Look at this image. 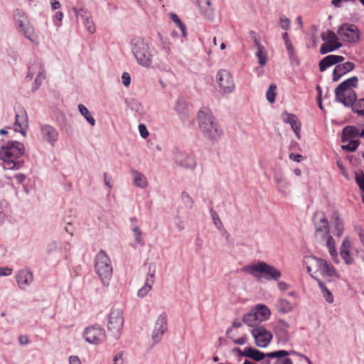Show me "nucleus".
Returning <instances> with one entry per match:
<instances>
[{
	"label": "nucleus",
	"mask_w": 364,
	"mask_h": 364,
	"mask_svg": "<svg viewBox=\"0 0 364 364\" xmlns=\"http://www.w3.org/2000/svg\"><path fill=\"white\" fill-rule=\"evenodd\" d=\"M151 289H148L147 287L143 286L141 289H139L137 296L139 297L143 298L150 291Z\"/></svg>",
	"instance_id": "nucleus-61"
},
{
	"label": "nucleus",
	"mask_w": 364,
	"mask_h": 364,
	"mask_svg": "<svg viewBox=\"0 0 364 364\" xmlns=\"http://www.w3.org/2000/svg\"><path fill=\"white\" fill-rule=\"evenodd\" d=\"M242 271L257 279L263 278L268 281H278L282 277V273L279 270L274 266L262 261L256 264L246 265L242 268Z\"/></svg>",
	"instance_id": "nucleus-4"
},
{
	"label": "nucleus",
	"mask_w": 364,
	"mask_h": 364,
	"mask_svg": "<svg viewBox=\"0 0 364 364\" xmlns=\"http://www.w3.org/2000/svg\"><path fill=\"white\" fill-rule=\"evenodd\" d=\"M316 280L317 281L318 285L321 291L322 295H323V298L325 299V300L329 304L333 303V296L332 293L326 288V287L325 286V284L323 282H321L318 279H316Z\"/></svg>",
	"instance_id": "nucleus-39"
},
{
	"label": "nucleus",
	"mask_w": 364,
	"mask_h": 364,
	"mask_svg": "<svg viewBox=\"0 0 364 364\" xmlns=\"http://www.w3.org/2000/svg\"><path fill=\"white\" fill-rule=\"evenodd\" d=\"M272 358H276L274 364H293L291 360L287 357H271Z\"/></svg>",
	"instance_id": "nucleus-54"
},
{
	"label": "nucleus",
	"mask_w": 364,
	"mask_h": 364,
	"mask_svg": "<svg viewBox=\"0 0 364 364\" xmlns=\"http://www.w3.org/2000/svg\"><path fill=\"white\" fill-rule=\"evenodd\" d=\"M332 223L334 228L333 233L337 237H341L343 232V223L336 213L333 215Z\"/></svg>",
	"instance_id": "nucleus-36"
},
{
	"label": "nucleus",
	"mask_w": 364,
	"mask_h": 364,
	"mask_svg": "<svg viewBox=\"0 0 364 364\" xmlns=\"http://www.w3.org/2000/svg\"><path fill=\"white\" fill-rule=\"evenodd\" d=\"M21 28L26 38H27L35 44L39 43L38 36L36 33L33 27L31 25L29 21L27 23V24L24 25V28Z\"/></svg>",
	"instance_id": "nucleus-33"
},
{
	"label": "nucleus",
	"mask_w": 364,
	"mask_h": 364,
	"mask_svg": "<svg viewBox=\"0 0 364 364\" xmlns=\"http://www.w3.org/2000/svg\"><path fill=\"white\" fill-rule=\"evenodd\" d=\"M251 333L255 338V344L259 348L267 347L272 339V333L263 326H257L252 329Z\"/></svg>",
	"instance_id": "nucleus-12"
},
{
	"label": "nucleus",
	"mask_w": 364,
	"mask_h": 364,
	"mask_svg": "<svg viewBox=\"0 0 364 364\" xmlns=\"http://www.w3.org/2000/svg\"><path fill=\"white\" fill-rule=\"evenodd\" d=\"M339 39L346 43H355L360 39V31L354 24L343 23L337 31Z\"/></svg>",
	"instance_id": "nucleus-8"
},
{
	"label": "nucleus",
	"mask_w": 364,
	"mask_h": 364,
	"mask_svg": "<svg viewBox=\"0 0 364 364\" xmlns=\"http://www.w3.org/2000/svg\"><path fill=\"white\" fill-rule=\"evenodd\" d=\"M346 144L342 145L341 149L343 150H346L349 151H355L358 146L360 144V141L358 139H349L347 142H346Z\"/></svg>",
	"instance_id": "nucleus-43"
},
{
	"label": "nucleus",
	"mask_w": 364,
	"mask_h": 364,
	"mask_svg": "<svg viewBox=\"0 0 364 364\" xmlns=\"http://www.w3.org/2000/svg\"><path fill=\"white\" fill-rule=\"evenodd\" d=\"M197 121L200 131L209 141H217L223 135V129L208 108L203 107L198 111Z\"/></svg>",
	"instance_id": "nucleus-1"
},
{
	"label": "nucleus",
	"mask_w": 364,
	"mask_h": 364,
	"mask_svg": "<svg viewBox=\"0 0 364 364\" xmlns=\"http://www.w3.org/2000/svg\"><path fill=\"white\" fill-rule=\"evenodd\" d=\"M73 10L77 18L80 17L82 18L87 31L90 33H94L95 32V26L92 20L90 19L89 12L83 8H74Z\"/></svg>",
	"instance_id": "nucleus-19"
},
{
	"label": "nucleus",
	"mask_w": 364,
	"mask_h": 364,
	"mask_svg": "<svg viewBox=\"0 0 364 364\" xmlns=\"http://www.w3.org/2000/svg\"><path fill=\"white\" fill-rule=\"evenodd\" d=\"M289 325L287 322L279 320L274 327V332L279 342L286 343L289 340Z\"/></svg>",
	"instance_id": "nucleus-20"
},
{
	"label": "nucleus",
	"mask_w": 364,
	"mask_h": 364,
	"mask_svg": "<svg viewBox=\"0 0 364 364\" xmlns=\"http://www.w3.org/2000/svg\"><path fill=\"white\" fill-rule=\"evenodd\" d=\"M16 281L21 289H25L33 282V274L28 269H21L16 276Z\"/></svg>",
	"instance_id": "nucleus-24"
},
{
	"label": "nucleus",
	"mask_w": 364,
	"mask_h": 364,
	"mask_svg": "<svg viewBox=\"0 0 364 364\" xmlns=\"http://www.w3.org/2000/svg\"><path fill=\"white\" fill-rule=\"evenodd\" d=\"M198 6L201 13L207 18L213 16V9L210 0H197Z\"/></svg>",
	"instance_id": "nucleus-35"
},
{
	"label": "nucleus",
	"mask_w": 364,
	"mask_h": 364,
	"mask_svg": "<svg viewBox=\"0 0 364 364\" xmlns=\"http://www.w3.org/2000/svg\"><path fill=\"white\" fill-rule=\"evenodd\" d=\"M175 163L181 167L186 169H194L196 166L195 159L185 152L177 151L174 156Z\"/></svg>",
	"instance_id": "nucleus-16"
},
{
	"label": "nucleus",
	"mask_w": 364,
	"mask_h": 364,
	"mask_svg": "<svg viewBox=\"0 0 364 364\" xmlns=\"http://www.w3.org/2000/svg\"><path fill=\"white\" fill-rule=\"evenodd\" d=\"M355 182L364 193V173L363 172L355 173Z\"/></svg>",
	"instance_id": "nucleus-51"
},
{
	"label": "nucleus",
	"mask_w": 364,
	"mask_h": 364,
	"mask_svg": "<svg viewBox=\"0 0 364 364\" xmlns=\"http://www.w3.org/2000/svg\"><path fill=\"white\" fill-rule=\"evenodd\" d=\"M253 310L262 321L267 320L271 314L269 308L264 304H257Z\"/></svg>",
	"instance_id": "nucleus-37"
},
{
	"label": "nucleus",
	"mask_w": 364,
	"mask_h": 364,
	"mask_svg": "<svg viewBox=\"0 0 364 364\" xmlns=\"http://www.w3.org/2000/svg\"><path fill=\"white\" fill-rule=\"evenodd\" d=\"M70 364H81V361L77 356L71 355L69 358Z\"/></svg>",
	"instance_id": "nucleus-64"
},
{
	"label": "nucleus",
	"mask_w": 364,
	"mask_h": 364,
	"mask_svg": "<svg viewBox=\"0 0 364 364\" xmlns=\"http://www.w3.org/2000/svg\"><path fill=\"white\" fill-rule=\"evenodd\" d=\"M83 338L89 343L98 345L105 340V331L100 325L88 326L84 330Z\"/></svg>",
	"instance_id": "nucleus-10"
},
{
	"label": "nucleus",
	"mask_w": 364,
	"mask_h": 364,
	"mask_svg": "<svg viewBox=\"0 0 364 364\" xmlns=\"http://www.w3.org/2000/svg\"><path fill=\"white\" fill-rule=\"evenodd\" d=\"M122 83L125 85V86H128L129 85L130 82H131V77H130V75L128 73H124L122 74Z\"/></svg>",
	"instance_id": "nucleus-60"
},
{
	"label": "nucleus",
	"mask_w": 364,
	"mask_h": 364,
	"mask_svg": "<svg viewBox=\"0 0 364 364\" xmlns=\"http://www.w3.org/2000/svg\"><path fill=\"white\" fill-rule=\"evenodd\" d=\"M78 109L80 114L85 117L90 125L94 126L95 124V119L92 117V114L85 105L82 104L78 105Z\"/></svg>",
	"instance_id": "nucleus-42"
},
{
	"label": "nucleus",
	"mask_w": 364,
	"mask_h": 364,
	"mask_svg": "<svg viewBox=\"0 0 364 364\" xmlns=\"http://www.w3.org/2000/svg\"><path fill=\"white\" fill-rule=\"evenodd\" d=\"M320 48V53L326 54L332 52L342 46V44L338 41H324Z\"/></svg>",
	"instance_id": "nucleus-34"
},
{
	"label": "nucleus",
	"mask_w": 364,
	"mask_h": 364,
	"mask_svg": "<svg viewBox=\"0 0 364 364\" xmlns=\"http://www.w3.org/2000/svg\"><path fill=\"white\" fill-rule=\"evenodd\" d=\"M323 277L338 278V274L335 267L330 263H328L325 259H322L321 267L318 271Z\"/></svg>",
	"instance_id": "nucleus-23"
},
{
	"label": "nucleus",
	"mask_w": 364,
	"mask_h": 364,
	"mask_svg": "<svg viewBox=\"0 0 364 364\" xmlns=\"http://www.w3.org/2000/svg\"><path fill=\"white\" fill-rule=\"evenodd\" d=\"M336 100L345 107H351L353 112L359 116H364V98L356 102V92H335Z\"/></svg>",
	"instance_id": "nucleus-6"
},
{
	"label": "nucleus",
	"mask_w": 364,
	"mask_h": 364,
	"mask_svg": "<svg viewBox=\"0 0 364 364\" xmlns=\"http://www.w3.org/2000/svg\"><path fill=\"white\" fill-rule=\"evenodd\" d=\"M268 353H264L252 347H246L242 353V356L251 358L255 361H261L268 358Z\"/></svg>",
	"instance_id": "nucleus-26"
},
{
	"label": "nucleus",
	"mask_w": 364,
	"mask_h": 364,
	"mask_svg": "<svg viewBox=\"0 0 364 364\" xmlns=\"http://www.w3.org/2000/svg\"><path fill=\"white\" fill-rule=\"evenodd\" d=\"M242 321L247 326L252 327H257L262 322L253 309H252L249 313L243 316Z\"/></svg>",
	"instance_id": "nucleus-32"
},
{
	"label": "nucleus",
	"mask_w": 364,
	"mask_h": 364,
	"mask_svg": "<svg viewBox=\"0 0 364 364\" xmlns=\"http://www.w3.org/2000/svg\"><path fill=\"white\" fill-rule=\"evenodd\" d=\"M338 38L336 34L332 31H328L321 34V39L323 41H338Z\"/></svg>",
	"instance_id": "nucleus-50"
},
{
	"label": "nucleus",
	"mask_w": 364,
	"mask_h": 364,
	"mask_svg": "<svg viewBox=\"0 0 364 364\" xmlns=\"http://www.w3.org/2000/svg\"><path fill=\"white\" fill-rule=\"evenodd\" d=\"M291 129H293L294 134H296V138L298 139H299L301 138V136H300V131H301V122L299 121H297L296 122H294V124H292L291 125Z\"/></svg>",
	"instance_id": "nucleus-55"
},
{
	"label": "nucleus",
	"mask_w": 364,
	"mask_h": 364,
	"mask_svg": "<svg viewBox=\"0 0 364 364\" xmlns=\"http://www.w3.org/2000/svg\"><path fill=\"white\" fill-rule=\"evenodd\" d=\"M322 259L317 258L312 255L305 256L303 260L304 264L306 266L307 272L310 274V275L316 279L312 273L318 272V269L321 267Z\"/></svg>",
	"instance_id": "nucleus-21"
},
{
	"label": "nucleus",
	"mask_w": 364,
	"mask_h": 364,
	"mask_svg": "<svg viewBox=\"0 0 364 364\" xmlns=\"http://www.w3.org/2000/svg\"><path fill=\"white\" fill-rule=\"evenodd\" d=\"M249 34L253 41L255 48L257 49L255 55L258 58V63L261 66H264L267 62V51L265 47L261 44L260 38L255 31H250Z\"/></svg>",
	"instance_id": "nucleus-15"
},
{
	"label": "nucleus",
	"mask_w": 364,
	"mask_h": 364,
	"mask_svg": "<svg viewBox=\"0 0 364 364\" xmlns=\"http://www.w3.org/2000/svg\"><path fill=\"white\" fill-rule=\"evenodd\" d=\"M15 118V131L19 132L23 136H26V129L28 127V121L26 110L22 108H19V109L16 112Z\"/></svg>",
	"instance_id": "nucleus-17"
},
{
	"label": "nucleus",
	"mask_w": 364,
	"mask_h": 364,
	"mask_svg": "<svg viewBox=\"0 0 364 364\" xmlns=\"http://www.w3.org/2000/svg\"><path fill=\"white\" fill-rule=\"evenodd\" d=\"M139 131L141 136L143 139H146L148 137L149 132H148L147 128L144 124H140L139 125Z\"/></svg>",
	"instance_id": "nucleus-57"
},
{
	"label": "nucleus",
	"mask_w": 364,
	"mask_h": 364,
	"mask_svg": "<svg viewBox=\"0 0 364 364\" xmlns=\"http://www.w3.org/2000/svg\"><path fill=\"white\" fill-rule=\"evenodd\" d=\"M356 231H357V232H358V234L359 235L360 242L362 243V245L364 247V231L360 227L356 228Z\"/></svg>",
	"instance_id": "nucleus-63"
},
{
	"label": "nucleus",
	"mask_w": 364,
	"mask_h": 364,
	"mask_svg": "<svg viewBox=\"0 0 364 364\" xmlns=\"http://www.w3.org/2000/svg\"><path fill=\"white\" fill-rule=\"evenodd\" d=\"M359 136V129L355 126H346L343 129L341 141L345 143L349 139H355Z\"/></svg>",
	"instance_id": "nucleus-29"
},
{
	"label": "nucleus",
	"mask_w": 364,
	"mask_h": 364,
	"mask_svg": "<svg viewBox=\"0 0 364 364\" xmlns=\"http://www.w3.org/2000/svg\"><path fill=\"white\" fill-rule=\"evenodd\" d=\"M216 80L220 87L224 91H231L234 88L233 80L230 73L225 70L218 71Z\"/></svg>",
	"instance_id": "nucleus-18"
},
{
	"label": "nucleus",
	"mask_w": 364,
	"mask_h": 364,
	"mask_svg": "<svg viewBox=\"0 0 364 364\" xmlns=\"http://www.w3.org/2000/svg\"><path fill=\"white\" fill-rule=\"evenodd\" d=\"M25 147L18 141H10L0 149V159L6 169H18L23 166L24 161L21 157L24 154Z\"/></svg>",
	"instance_id": "nucleus-2"
},
{
	"label": "nucleus",
	"mask_w": 364,
	"mask_h": 364,
	"mask_svg": "<svg viewBox=\"0 0 364 364\" xmlns=\"http://www.w3.org/2000/svg\"><path fill=\"white\" fill-rule=\"evenodd\" d=\"M355 68V65L352 62H346L342 64L337 65L333 73V79L334 81H337L339 78L348 72L353 70Z\"/></svg>",
	"instance_id": "nucleus-25"
},
{
	"label": "nucleus",
	"mask_w": 364,
	"mask_h": 364,
	"mask_svg": "<svg viewBox=\"0 0 364 364\" xmlns=\"http://www.w3.org/2000/svg\"><path fill=\"white\" fill-rule=\"evenodd\" d=\"M358 79L357 77L353 76L350 77L341 84L336 88L335 91H351L358 87Z\"/></svg>",
	"instance_id": "nucleus-30"
},
{
	"label": "nucleus",
	"mask_w": 364,
	"mask_h": 364,
	"mask_svg": "<svg viewBox=\"0 0 364 364\" xmlns=\"http://www.w3.org/2000/svg\"><path fill=\"white\" fill-rule=\"evenodd\" d=\"M126 102L127 104V106L133 111H135L136 112L138 113H140L141 112V105L135 99H127Z\"/></svg>",
	"instance_id": "nucleus-44"
},
{
	"label": "nucleus",
	"mask_w": 364,
	"mask_h": 364,
	"mask_svg": "<svg viewBox=\"0 0 364 364\" xmlns=\"http://www.w3.org/2000/svg\"><path fill=\"white\" fill-rule=\"evenodd\" d=\"M154 277H155V267L151 264L149 267V272L146 276V282L144 284V287H147L149 289H152V286L154 283Z\"/></svg>",
	"instance_id": "nucleus-41"
},
{
	"label": "nucleus",
	"mask_w": 364,
	"mask_h": 364,
	"mask_svg": "<svg viewBox=\"0 0 364 364\" xmlns=\"http://www.w3.org/2000/svg\"><path fill=\"white\" fill-rule=\"evenodd\" d=\"M40 136L43 142L51 146H55L60 136L58 130L53 126L48 124H40Z\"/></svg>",
	"instance_id": "nucleus-11"
},
{
	"label": "nucleus",
	"mask_w": 364,
	"mask_h": 364,
	"mask_svg": "<svg viewBox=\"0 0 364 364\" xmlns=\"http://www.w3.org/2000/svg\"><path fill=\"white\" fill-rule=\"evenodd\" d=\"M161 51L163 53H156V55H159V59L162 61L164 60H168V57L171 53L170 47L166 43H163L161 46Z\"/></svg>",
	"instance_id": "nucleus-48"
},
{
	"label": "nucleus",
	"mask_w": 364,
	"mask_h": 364,
	"mask_svg": "<svg viewBox=\"0 0 364 364\" xmlns=\"http://www.w3.org/2000/svg\"><path fill=\"white\" fill-rule=\"evenodd\" d=\"M14 18L16 24L19 28H24V25L27 24L28 20L26 14L21 10H16L14 11Z\"/></svg>",
	"instance_id": "nucleus-40"
},
{
	"label": "nucleus",
	"mask_w": 364,
	"mask_h": 364,
	"mask_svg": "<svg viewBox=\"0 0 364 364\" xmlns=\"http://www.w3.org/2000/svg\"><path fill=\"white\" fill-rule=\"evenodd\" d=\"M94 267L102 283L105 285H109V282L112 276L113 269L111 260L105 251L101 250L96 255Z\"/></svg>",
	"instance_id": "nucleus-5"
},
{
	"label": "nucleus",
	"mask_w": 364,
	"mask_h": 364,
	"mask_svg": "<svg viewBox=\"0 0 364 364\" xmlns=\"http://www.w3.org/2000/svg\"><path fill=\"white\" fill-rule=\"evenodd\" d=\"M167 315L165 312L161 314L156 319L151 335V338L154 344L160 342L163 336L167 331Z\"/></svg>",
	"instance_id": "nucleus-13"
},
{
	"label": "nucleus",
	"mask_w": 364,
	"mask_h": 364,
	"mask_svg": "<svg viewBox=\"0 0 364 364\" xmlns=\"http://www.w3.org/2000/svg\"><path fill=\"white\" fill-rule=\"evenodd\" d=\"M175 109L183 122L188 119L189 111L186 101L183 98H179L177 100Z\"/></svg>",
	"instance_id": "nucleus-31"
},
{
	"label": "nucleus",
	"mask_w": 364,
	"mask_h": 364,
	"mask_svg": "<svg viewBox=\"0 0 364 364\" xmlns=\"http://www.w3.org/2000/svg\"><path fill=\"white\" fill-rule=\"evenodd\" d=\"M344 60V58L341 55H329L324 57L318 64L321 72L325 71L328 68L340 63Z\"/></svg>",
	"instance_id": "nucleus-22"
},
{
	"label": "nucleus",
	"mask_w": 364,
	"mask_h": 364,
	"mask_svg": "<svg viewBox=\"0 0 364 364\" xmlns=\"http://www.w3.org/2000/svg\"><path fill=\"white\" fill-rule=\"evenodd\" d=\"M296 353H298V352L293 350H290V351L280 350L268 353L267 355H268V357H287L290 355H296Z\"/></svg>",
	"instance_id": "nucleus-45"
},
{
	"label": "nucleus",
	"mask_w": 364,
	"mask_h": 364,
	"mask_svg": "<svg viewBox=\"0 0 364 364\" xmlns=\"http://www.w3.org/2000/svg\"><path fill=\"white\" fill-rule=\"evenodd\" d=\"M276 307L281 313H289L293 309L291 303L285 299H279L277 301Z\"/></svg>",
	"instance_id": "nucleus-38"
},
{
	"label": "nucleus",
	"mask_w": 364,
	"mask_h": 364,
	"mask_svg": "<svg viewBox=\"0 0 364 364\" xmlns=\"http://www.w3.org/2000/svg\"><path fill=\"white\" fill-rule=\"evenodd\" d=\"M181 199H182V202L184 204L186 208H187L188 209H191L193 208L194 201L188 193H186L185 191L182 192Z\"/></svg>",
	"instance_id": "nucleus-47"
},
{
	"label": "nucleus",
	"mask_w": 364,
	"mask_h": 364,
	"mask_svg": "<svg viewBox=\"0 0 364 364\" xmlns=\"http://www.w3.org/2000/svg\"><path fill=\"white\" fill-rule=\"evenodd\" d=\"M132 50L137 62L140 65L144 67L150 66L152 62V55L146 43L140 38L136 39Z\"/></svg>",
	"instance_id": "nucleus-7"
},
{
	"label": "nucleus",
	"mask_w": 364,
	"mask_h": 364,
	"mask_svg": "<svg viewBox=\"0 0 364 364\" xmlns=\"http://www.w3.org/2000/svg\"><path fill=\"white\" fill-rule=\"evenodd\" d=\"M124 325V315L119 309H112L109 314L107 328L109 332L118 338L122 333Z\"/></svg>",
	"instance_id": "nucleus-9"
},
{
	"label": "nucleus",
	"mask_w": 364,
	"mask_h": 364,
	"mask_svg": "<svg viewBox=\"0 0 364 364\" xmlns=\"http://www.w3.org/2000/svg\"><path fill=\"white\" fill-rule=\"evenodd\" d=\"M314 222L316 228L315 237L319 243H324L327 247L332 258L337 257L334 239L330 235L328 221L322 211L316 212L314 215Z\"/></svg>",
	"instance_id": "nucleus-3"
},
{
	"label": "nucleus",
	"mask_w": 364,
	"mask_h": 364,
	"mask_svg": "<svg viewBox=\"0 0 364 364\" xmlns=\"http://www.w3.org/2000/svg\"><path fill=\"white\" fill-rule=\"evenodd\" d=\"M131 173L133 176V184L140 188H146L148 185V180L146 177L136 169L132 168Z\"/></svg>",
	"instance_id": "nucleus-28"
},
{
	"label": "nucleus",
	"mask_w": 364,
	"mask_h": 364,
	"mask_svg": "<svg viewBox=\"0 0 364 364\" xmlns=\"http://www.w3.org/2000/svg\"><path fill=\"white\" fill-rule=\"evenodd\" d=\"M171 18L176 23L177 26L181 29L183 36H186V26L182 23L179 17L176 14H171Z\"/></svg>",
	"instance_id": "nucleus-49"
},
{
	"label": "nucleus",
	"mask_w": 364,
	"mask_h": 364,
	"mask_svg": "<svg viewBox=\"0 0 364 364\" xmlns=\"http://www.w3.org/2000/svg\"><path fill=\"white\" fill-rule=\"evenodd\" d=\"M232 341L237 345H244L247 342V338L246 336H243L241 338L233 339Z\"/></svg>",
	"instance_id": "nucleus-62"
},
{
	"label": "nucleus",
	"mask_w": 364,
	"mask_h": 364,
	"mask_svg": "<svg viewBox=\"0 0 364 364\" xmlns=\"http://www.w3.org/2000/svg\"><path fill=\"white\" fill-rule=\"evenodd\" d=\"M282 119L283 122L285 123L289 124L291 125L292 124H294V122H296L299 121L297 117L294 114H289L287 112H284L282 114Z\"/></svg>",
	"instance_id": "nucleus-46"
},
{
	"label": "nucleus",
	"mask_w": 364,
	"mask_h": 364,
	"mask_svg": "<svg viewBox=\"0 0 364 364\" xmlns=\"http://www.w3.org/2000/svg\"><path fill=\"white\" fill-rule=\"evenodd\" d=\"M350 242L348 237H345L341 244L340 254L347 264H351L353 262V257L350 253Z\"/></svg>",
	"instance_id": "nucleus-27"
},
{
	"label": "nucleus",
	"mask_w": 364,
	"mask_h": 364,
	"mask_svg": "<svg viewBox=\"0 0 364 364\" xmlns=\"http://www.w3.org/2000/svg\"><path fill=\"white\" fill-rule=\"evenodd\" d=\"M37 74L35 80L34 89L38 90L42 82L46 80V70L44 65L40 62H36L28 67L27 79L31 80L35 74Z\"/></svg>",
	"instance_id": "nucleus-14"
},
{
	"label": "nucleus",
	"mask_w": 364,
	"mask_h": 364,
	"mask_svg": "<svg viewBox=\"0 0 364 364\" xmlns=\"http://www.w3.org/2000/svg\"><path fill=\"white\" fill-rule=\"evenodd\" d=\"M210 214L213 218V220L214 222L215 225L218 228L220 229L221 227H223L222 222L218 216V215L216 213V212L211 210Z\"/></svg>",
	"instance_id": "nucleus-53"
},
{
	"label": "nucleus",
	"mask_w": 364,
	"mask_h": 364,
	"mask_svg": "<svg viewBox=\"0 0 364 364\" xmlns=\"http://www.w3.org/2000/svg\"><path fill=\"white\" fill-rule=\"evenodd\" d=\"M274 181L277 184L279 190H280L282 188H287L289 186V182L284 178L275 177Z\"/></svg>",
	"instance_id": "nucleus-52"
},
{
	"label": "nucleus",
	"mask_w": 364,
	"mask_h": 364,
	"mask_svg": "<svg viewBox=\"0 0 364 364\" xmlns=\"http://www.w3.org/2000/svg\"><path fill=\"white\" fill-rule=\"evenodd\" d=\"M123 355L124 353L122 351L118 352L114 357L113 364H123Z\"/></svg>",
	"instance_id": "nucleus-58"
},
{
	"label": "nucleus",
	"mask_w": 364,
	"mask_h": 364,
	"mask_svg": "<svg viewBox=\"0 0 364 364\" xmlns=\"http://www.w3.org/2000/svg\"><path fill=\"white\" fill-rule=\"evenodd\" d=\"M280 26L284 30H288L290 26V20L284 16L281 17Z\"/></svg>",
	"instance_id": "nucleus-56"
},
{
	"label": "nucleus",
	"mask_w": 364,
	"mask_h": 364,
	"mask_svg": "<svg viewBox=\"0 0 364 364\" xmlns=\"http://www.w3.org/2000/svg\"><path fill=\"white\" fill-rule=\"evenodd\" d=\"M133 231H134V233L135 241L137 243H140L141 241V235H142L141 231L140 230V229L137 226L134 227V228L133 229Z\"/></svg>",
	"instance_id": "nucleus-59"
}]
</instances>
